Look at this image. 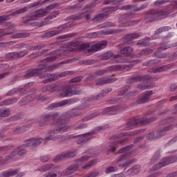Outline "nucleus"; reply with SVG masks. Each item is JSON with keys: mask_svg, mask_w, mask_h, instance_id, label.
<instances>
[{"mask_svg": "<svg viewBox=\"0 0 177 177\" xmlns=\"http://www.w3.org/2000/svg\"><path fill=\"white\" fill-rule=\"evenodd\" d=\"M177 10V0H171L170 4L167 6V10L164 9H152L145 13L146 17L145 23H154L162 19H167L169 14L174 13Z\"/></svg>", "mask_w": 177, "mask_h": 177, "instance_id": "nucleus-1", "label": "nucleus"}, {"mask_svg": "<svg viewBox=\"0 0 177 177\" xmlns=\"http://www.w3.org/2000/svg\"><path fill=\"white\" fill-rule=\"evenodd\" d=\"M46 64L39 65L37 68L29 69L27 71L24 75L25 78H31V77L39 76V78H45L42 81L43 84H49V82H53L57 80V76L55 73H46Z\"/></svg>", "mask_w": 177, "mask_h": 177, "instance_id": "nucleus-2", "label": "nucleus"}, {"mask_svg": "<svg viewBox=\"0 0 177 177\" xmlns=\"http://www.w3.org/2000/svg\"><path fill=\"white\" fill-rule=\"evenodd\" d=\"M60 118L58 113H47L41 115V119L39 121V127H46V125H56L59 124Z\"/></svg>", "mask_w": 177, "mask_h": 177, "instance_id": "nucleus-3", "label": "nucleus"}, {"mask_svg": "<svg viewBox=\"0 0 177 177\" xmlns=\"http://www.w3.org/2000/svg\"><path fill=\"white\" fill-rule=\"evenodd\" d=\"M56 6H59L58 3H53L48 5L45 8H40L36 10L32 15H31L30 20L36 21L38 19H41L42 17H45L46 15H49L50 13V10H53Z\"/></svg>", "mask_w": 177, "mask_h": 177, "instance_id": "nucleus-4", "label": "nucleus"}, {"mask_svg": "<svg viewBox=\"0 0 177 177\" xmlns=\"http://www.w3.org/2000/svg\"><path fill=\"white\" fill-rule=\"evenodd\" d=\"M156 120L157 118L156 117H152L147 119L133 118L127 120V126L130 129H132L133 128H136V127H138V125H145V124H150V122H153V121H156Z\"/></svg>", "mask_w": 177, "mask_h": 177, "instance_id": "nucleus-5", "label": "nucleus"}, {"mask_svg": "<svg viewBox=\"0 0 177 177\" xmlns=\"http://www.w3.org/2000/svg\"><path fill=\"white\" fill-rule=\"evenodd\" d=\"M88 48H89V44L84 43L80 45V42L74 41L68 44L63 50L66 53H70V52H77V50H86Z\"/></svg>", "mask_w": 177, "mask_h": 177, "instance_id": "nucleus-6", "label": "nucleus"}, {"mask_svg": "<svg viewBox=\"0 0 177 177\" xmlns=\"http://www.w3.org/2000/svg\"><path fill=\"white\" fill-rule=\"evenodd\" d=\"M73 138H78V136H64L62 134L49 135L45 138V142H49V140H52V142H58V143H66L68 139H73Z\"/></svg>", "mask_w": 177, "mask_h": 177, "instance_id": "nucleus-7", "label": "nucleus"}, {"mask_svg": "<svg viewBox=\"0 0 177 177\" xmlns=\"http://www.w3.org/2000/svg\"><path fill=\"white\" fill-rule=\"evenodd\" d=\"M128 157H131V153H124L116 159L115 164L118 165L119 168H127L128 165H131V164L135 162V159H129L124 162L125 158H128Z\"/></svg>", "mask_w": 177, "mask_h": 177, "instance_id": "nucleus-8", "label": "nucleus"}, {"mask_svg": "<svg viewBox=\"0 0 177 177\" xmlns=\"http://www.w3.org/2000/svg\"><path fill=\"white\" fill-rule=\"evenodd\" d=\"M103 129V127L100 126L96 127L93 133H86L84 134L77 136L79 139L77 141V145H85V143L89 142L91 139H92V136L93 133H97V132H100Z\"/></svg>", "mask_w": 177, "mask_h": 177, "instance_id": "nucleus-9", "label": "nucleus"}, {"mask_svg": "<svg viewBox=\"0 0 177 177\" xmlns=\"http://www.w3.org/2000/svg\"><path fill=\"white\" fill-rule=\"evenodd\" d=\"M79 100L78 98H71L69 100H64L59 102H55L48 106V110H53V109H57L58 107H64V106H70L71 104L77 103Z\"/></svg>", "mask_w": 177, "mask_h": 177, "instance_id": "nucleus-10", "label": "nucleus"}, {"mask_svg": "<svg viewBox=\"0 0 177 177\" xmlns=\"http://www.w3.org/2000/svg\"><path fill=\"white\" fill-rule=\"evenodd\" d=\"M68 128L69 127L67 125L66 122H61L60 124H58L57 128L50 129L48 133H53V135H57V133H63V132H66Z\"/></svg>", "mask_w": 177, "mask_h": 177, "instance_id": "nucleus-11", "label": "nucleus"}, {"mask_svg": "<svg viewBox=\"0 0 177 177\" xmlns=\"http://www.w3.org/2000/svg\"><path fill=\"white\" fill-rule=\"evenodd\" d=\"M41 3V1H35L29 4L28 6H25L23 8H21L17 11L13 12L10 15V16H17V15H21L22 13H26L28 10V9H31V8H35V6H38Z\"/></svg>", "mask_w": 177, "mask_h": 177, "instance_id": "nucleus-12", "label": "nucleus"}, {"mask_svg": "<svg viewBox=\"0 0 177 177\" xmlns=\"http://www.w3.org/2000/svg\"><path fill=\"white\" fill-rule=\"evenodd\" d=\"M42 138H31L26 140V143L22 145V147H32V149H35L37 146H39L40 143H42Z\"/></svg>", "mask_w": 177, "mask_h": 177, "instance_id": "nucleus-13", "label": "nucleus"}, {"mask_svg": "<svg viewBox=\"0 0 177 177\" xmlns=\"http://www.w3.org/2000/svg\"><path fill=\"white\" fill-rule=\"evenodd\" d=\"M153 77L150 75H137L131 77L129 79L130 84H138V82H141V81H150Z\"/></svg>", "mask_w": 177, "mask_h": 177, "instance_id": "nucleus-14", "label": "nucleus"}, {"mask_svg": "<svg viewBox=\"0 0 177 177\" xmlns=\"http://www.w3.org/2000/svg\"><path fill=\"white\" fill-rule=\"evenodd\" d=\"M107 46V41H102L97 44H94L93 46L91 47L90 49L87 50V53H93L95 52H97L100 50V49H103V48H106Z\"/></svg>", "mask_w": 177, "mask_h": 177, "instance_id": "nucleus-15", "label": "nucleus"}, {"mask_svg": "<svg viewBox=\"0 0 177 177\" xmlns=\"http://www.w3.org/2000/svg\"><path fill=\"white\" fill-rule=\"evenodd\" d=\"M169 48H171V45L169 44H166L158 48L156 53H155L156 57H158V59H165V57H167V54H162L160 53V52H162V50H167V49H169Z\"/></svg>", "mask_w": 177, "mask_h": 177, "instance_id": "nucleus-16", "label": "nucleus"}, {"mask_svg": "<svg viewBox=\"0 0 177 177\" xmlns=\"http://www.w3.org/2000/svg\"><path fill=\"white\" fill-rule=\"evenodd\" d=\"M171 64L164 65L158 68H152L149 70V73H153L154 74H158V73H164V71H167L171 68Z\"/></svg>", "mask_w": 177, "mask_h": 177, "instance_id": "nucleus-17", "label": "nucleus"}, {"mask_svg": "<svg viewBox=\"0 0 177 177\" xmlns=\"http://www.w3.org/2000/svg\"><path fill=\"white\" fill-rule=\"evenodd\" d=\"M127 67L128 68H132V67H133V66L131 64L123 65V66L122 65H114V66H109V67L106 68L105 70L106 71V73H109L110 71H120V70L127 68Z\"/></svg>", "mask_w": 177, "mask_h": 177, "instance_id": "nucleus-18", "label": "nucleus"}, {"mask_svg": "<svg viewBox=\"0 0 177 177\" xmlns=\"http://www.w3.org/2000/svg\"><path fill=\"white\" fill-rule=\"evenodd\" d=\"M140 35H142V33L140 32L130 33L129 35H125L122 38V40L124 41V42H131V41H133V39H138V38H139Z\"/></svg>", "mask_w": 177, "mask_h": 177, "instance_id": "nucleus-19", "label": "nucleus"}, {"mask_svg": "<svg viewBox=\"0 0 177 177\" xmlns=\"http://www.w3.org/2000/svg\"><path fill=\"white\" fill-rule=\"evenodd\" d=\"M74 26H75V24L73 21H70L65 24H62L58 26L57 28L58 30L55 31L58 32L57 35H59V34H62L63 31H66V30H67L68 28H71V27H74Z\"/></svg>", "mask_w": 177, "mask_h": 177, "instance_id": "nucleus-20", "label": "nucleus"}, {"mask_svg": "<svg viewBox=\"0 0 177 177\" xmlns=\"http://www.w3.org/2000/svg\"><path fill=\"white\" fill-rule=\"evenodd\" d=\"M31 128V124H28L25 126H22L21 127H17L13 129L14 135H20V133H24V132H27L28 129Z\"/></svg>", "mask_w": 177, "mask_h": 177, "instance_id": "nucleus-21", "label": "nucleus"}, {"mask_svg": "<svg viewBox=\"0 0 177 177\" xmlns=\"http://www.w3.org/2000/svg\"><path fill=\"white\" fill-rule=\"evenodd\" d=\"M117 81V78H106L102 77L97 82H96L95 85L102 86L106 85V84H112V82H115Z\"/></svg>", "mask_w": 177, "mask_h": 177, "instance_id": "nucleus-22", "label": "nucleus"}, {"mask_svg": "<svg viewBox=\"0 0 177 177\" xmlns=\"http://www.w3.org/2000/svg\"><path fill=\"white\" fill-rule=\"evenodd\" d=\"M59 96L60 97H67V96H73V88L68 86L64 88L62 91H59Z\"/></svg>", "mask_w": 177, "mask_h": 177, "instance_id": "nucleus-23", "label": "nucleus"}, {"mask_svg": "<svg viewBox=\"0 0 177 177\" xmlns=\"http://www.w3.org/2000/svg\"><path fill=\"white\" fill-rule=\"evenodd\" d=\"M132 19H135V14L131 12L123 14L118 17L120 22L127 21V20H132Z\"/></svg>", "mask_w": 177, "mask_h": 177, "instance_id": "nucleus-24", "label": "nucleus"}, {"mask_svg": "<svg viewBox=\"0 0 177 177\" xmlns=\"http://www.w3.org/2000/svg\"><path fill=\"white\" fill-rule=\"evenodd\" d=\"M118 109H119L118 106H109L104 109L102 111V114H111V115L117 114Z\"/></svg>", "mask_w": 177, "mask_h": 177, "instance_id": "nucleus-25", "label": "nucleus"}, {"mask_svg": "<svg viewBox=\"0 0 177 177\" xmlns=\"http://www.w3.org/2000/svg\"><path fill=\"white\" fill-rule=\"evenodd\" d=\"M177 158L174 156L164 158L160 162L161 166L166 167V165H169V164H172L173 162H175Z\"/></svg>", "mask_w": 177, "mask_h": 177, "instance_id": "nucleus-26", "label": "nucleus"}, {"mask_svg": "<svg viewBox=\"0 0 177 177\" xmlns=\"http://www.w3.org/2000/svg\"><path fill=\"white\" fill-rule=\"evenodd\" d=\"M55 168V165L50 163L40 167L37 169L36 171H39L40 172H48V171H53Z\"/></svg>", "mask_w": 177, "mask_h": 177, "instance_id": "nucleus-27", "label": "nucleus"}, {"mask_svg": "<svg viewBox=\"0 0 177 177\" xmlns=\"http://www.w3.org/2000/svg\"><path fill=\"white\" fill-rule=\"evenodd\" d=\"M122 143H124V140H120L118 141L114 142L112 145L109 146V148L107 150L108 153H114L117 149H118V145H122Z\"/></svg>", "mask_w": 177, "mask_h": 177, "instance_id": "nucleus-28", "label": "nucleus"}, {"mask_svg": "<svg viewBox=\"0 0 177 177\" xmlns=\"http://www.w3.org/2000/svg\"><path fill=\"white\" fill-rule=\"evenodd\" d=\"M175 128V126L174 124H170L169 126H166L165 127H162V129H160L158 131V136H164L167 134V131H171V129H174Z\"/></svg>", "mask_w": 177, "mask_h": 177, "instance_id": "nucleus-29", "label": "nucleus"}, {"mask_svg": "<svg viewBox=\"0 0 177 177\" xmlns=\"http://www.w3.org/2000/svg\"><path fill=\"white\" fill-rule=\"evenodd\" d=\"M101 34L104 35H113L114 34H118L120 32H122V29H109V30H101Z\"/></svg>", "mask_w": 177, "mask_h": 177, "instance_id": "nucleus-30", "label": "nucleus"}, {"mask_svg": "<svg viewBox=\"0 0 177 177\" xmlns=\"http://www.w3.org/2000/svg\"><path fill=\"white\" fill-rule=\"evenodd\" d=\"M15 25H12V28H8L7 29H0V36L5 37V35H9L15 32Z\"/></svg>", "mask_w": 177, "mask_h": 177, "instance_id": "nucleus-31", "label": "nucleus"}, {"mask_svg": "<svg viewBox=\"0 0 177 177\" xmlns=\"http://www.w3.org/2000/svg\"><path fill=\"white\" fill-rule=\"evenodd\" d=\"M140 165H134L132 168L127 171L126 174L127 175H136L138 172H140Z\"/></svg>", "mask_w": 177, "mask_h": 177, "instance_id": "nucleus-32", "label": "nucleus"}, {"mask_svg": "<svg viewBox=\"0 0 177 177\" xmlns=\"http://www.w3.org/2000/svg\"><path fill=\"white\" fill-rule=\"evenodd\" d=\"M153 53V49L145 48L140 51L136 55V57H142V56H149Z\"/></svg>", "mask_w": 177, "mask_h": 177, "instance_id": "nucleus-33", "label": "nucleus"}, {"mask_svg": "<svg viewBox=\"0 0 177 177\" xmlns=\"http://www.w3.org/2000/svg\"><path fill=\"white\" fill-rule=\"evenodd\" d=\"M17 174H19V170L11 169L3 172L2 177L15 176V175H17Z\"/></svg>", "mask_w": 177, "mask_h": 177, "instance_id": "nucleus-34", "label": "nucleus"}, {"mask_svg": "<svg viewBox=\"0 0 177 177\" xmlns=\"http://www.w3.org/2000/svg\"><path fill=\"white\" fill-rule=\"evenodd\" d=\"M66 63L67 62H59L58 64L50 65L48 67L46 66L44 71H46V70H48V71H53V70H56V68H59L60 66H63V64H66Z\"/></svg>", "mask_w": 177, "mask_h": 177, "instance_id": "nucleus-35", "label": "nucleus"}, {"mask_svg": "<svg viewBox=\"0 0 177 177\" xmlns=\"http://www.w3.org/2000/svg\"><path fill=\"white\" fill-rule=\"evenodd\" d=\"M107 93L106 91H102V93H99L96 96L89 97L87 100V102H93V100H100V99H103L104 97V95Z\"/></svg>", "mask_w": 177, "mask_h": 177, "instance_id": "nucleus-36", "label": "nucleus"}, {"mask_svg": "<svg viewBox=\"0 0 177 177\" xmlns=\"http://www.w3.org/2000/svg\"><path fill=\"white\" fill-rule=\"evenodd\" d=\"M109 14L107 13H101L96 15L94 18H93L92 21H102L103 19H108Z\"/></svg>", "mask_w": 177, "mask_h": 177, "instance_id": "nucleus-37", "label": "nucleus"}, {"mask_svg": "<svg viewBox=\"0 0 177 177\" xmlns=\"http://www.w3.org/2000/svg\"><path fill=\"white\" fill-rule=\"evenodd\" d=\"M59 32L56 30H50L48 31L41 35V38H52V37H55V35H57Z\"/></svg>", "mask_w": 177, "mask_h": 177, "instance_id": "nucleus-38", "label": "nucleus"}, {"mask_svg": "<svg viewBox=\"0 0 177 177\" xmlns=\"http://www.w3.org/2000/svg\"><path fill=\"white\" fill-rule=\"evenodd\" d=\"M34 85V83L30 82L24 85L22 88H17L18 93H24L28 89V88Z\"/></svg>", "mask_w": 177, "mask_h": 177, "instance_id": "nucleus-39", "label": "nucleus"}, {"mask_svg": "<svg viewBox=\"0 0 177 177\" xmlns=\"http://www.w3.org/2000/svg\"><path fill=\"white\" fill-rule=\"evenodd\" d=\"M64 153H65V158H73V157H75V156H77L76 149H71Z\"/></svg>", "mask_w": 177, "mask_h": 177, "instance_id": "nucleus-40", "label": "nucleus"}, {"mask_svg": "<svg viewBox=\"0 0 177 177\" xmlns=\"http://www.w3.org/2000/svg\"><path fill=\"white\" fill-rule=\"evenodd\" d=\"M131 91V86H124L122 88L118 93L119 96H124L128 93V91Z\"/></svg>", "mask_w": 177, "mask_h": 177, "instance_id": "nucleus-41", "label": "nucleus"}, {"mask_svg": "<svg viewBox=\"0 0 177 177\" xmlns=\"http://www.w3.org/2000/svg\"><path fill=\"white\" fill-rule=\"evenodd\" d=\"M160 157H161L160 152H156L155 154L153 156L152 158L151 159L149 164L151 165H153V164H156L158 160H160Z\"/></svg>", "mask_w": 177, "mask_h": 177, "instance_id": "nucleus-42", "label": "nucleus"}, {"mask_svg": "<svg viewBox=\"0 0 177 177\" xmlns=\"http://www.w3.org/2000/svg\"><path fill=\"white\" fill-rule=\"evenodd\" d=\"M150 41V37H145L142 39H140L136 44L137 46H147V41Z\"/></svg>", "mask_w": 177, "mask_h": 177, "instance_id": "nucleus-43", "label": "nucleus"}, {"mask_svg": "<svg viewBox=\"0 0 177 177\" xmlns=\"http://www.w3.org/2000/svg\"><path fill=\"white\" fill-rule=\"evenodd\" d=\"M132 52H133V49L129 46L124 47L120 50L121 55H131Z\"/></svg>", "mask_w": 177, "mask_h": 177, "instance_id": "nucleus-44", "label": "nucleus"}, {"mask_svg": "<svg viewBox=\"0 0 177 177\" xmlns=\"http://www.w3.org/2000/svg\"><path fill=\"white\" fill-rule=\"evenodd\" d=\"M10 115V111L9 109H0V118H6Z\"/></svg>", "mask_w": 177, "mask_h": 177, "instance_id": "nucleus-45", "label": "nucleus"}, {"mask_svg": "<svg viewBox=\"0 0 177 177\" xmlns=\"http://www.w3.org/2000/svg\"><path fill=\"white\" fill-rule=\"evenodd\" d=\"M31 34L30 32H21V33H17L12 35L13 38H27L30 37Z\"/></svg>", "mask_w": 177, "mask_h": 177, "instance_id": "nucleus-46", "label": "nucleus"}, {"mask_svg": "<svg viewBox=\"0 0 177 177\" xmlns=\"http://www.w3.org/2000/svg\"><path fill=\"white\" fill-rule=\"evenodd\" d=\"M171 30V27L169 26H163L159 28L155 31V35H158V34H161V32H165V31H169Z\"/></svg>", "mask_w": 177, "mask_h": 177, "instance_id": "nucleus-47", "label": "nucleus"}, {"mask_svg": "<svg viewBox=\"0 0 177 177\" xmlns=\"http://www.w3.org/2000/svg\"><path fill=\"white\" fill-rule=\"evenodd\" d=\"M175 121V118L170 117L166 119H163L160 122V125H167V124H169L171 122H174Z\"/></svg>", "mask_w": 177, "mask_h": 177, "instance_id": "nucleus-48", "label": "nucleus"}, {"mask_svg": "<svg viewBox=\"0 0 177 177\" xmlns=\"http://www.w3.org/2000/svg\"><path fill=\"white\" fill-rule=\"evenodd\" d=\"M81 64L84 66H93V64H95L96 60L95 59H84L80 62Z\"/></svg>", "mask_w": 177, "mask_h": 177, "instance_id": "nucleus-49", "label": "nucleus"}, {"mask_svg": "<svg viewBox=\"0 0 177 177\" xmlns=\"http://www.w3.org/2000/svg\"><path fill=\"white\" fill-rule=\"evenodd\" d=\"M133 145H128L125 147H123L119 149L118 151L117 152V154H122V153H125V151H129V150H131V149H133Z\"/></svg>", "mask_w": 177, "mask_h": 177, "instance_id": "nucleus-50", "label": "nucleus"}, {"mask_svg": "<svg viewBox=\"0 0 177 177\" xmlns=\"http://www.w3.org/2000/svg\"><path fill=\"white\" fill-rule=\"evenodd\" d=\"M160 136H158V134L156 136V134L153 132L149 133L147 135L146 138L147 140H156L157 138H160Z\"/></svg>", "mask_w": 177, "mask_h": 177, "instance_id": "nucleus-51", "label": "nucleus"}, {"mask_svg": "<svg viewBox=\"0 0 177 177\" xmlns=\"http://www.w3.org/2000/svg\"><path fill=\"white\" fill-rule=\"evenodd\" d=\"M150 100L149 97H146L145 95H141V98L136 100L137 104H143L144 103H147Z\"/></svg>", "mask_w": 177, "mask_h": 177, "instance_id": "nucleus-52", "label": "nucleus"}, {"mask_svg": "<svg viewBox=\"0 0 177 177\" xmlns=\"http://www.w3.org/2000/svg\"><path fill=\"white\" fill-rule=\"evenodd\" d=\"M137 88L140 89V91H146V89H149V86L146 82H142L137 84Z\"/></svg>", "mask_w": 177, "mask_h": 177, "instance_id": "nucleus-53", "label": "nucleus"}, {"mask_svg": "<svg viewBox=\"0 0 177 177\" xmlns=\"http://www.w3.org/2000/svg\"><path fill=\"white\" fill-rule=\"evenodd\" d=\"M97 115H99L98 113H91V114L84 117L82 119V121H83V122H85V121H89V120H92V118H95V117H97Z\"/></svg>", "mask_w": 177, "mask_h": 177, "instance_id": "nucleus-54", "label": "nucleus"}, {"mask_svg": "<svg viewBox=\"0 0 177 177\" xmlns=\"http://www.w3.org/2000/svg\"><path fill=\"white\" fill-rule=\"evenodd\" d=\"M106 73H107L106 69L97 71L93 75V77L95 78V77H102V75H104Z\"/></svg>", "mask_w": 177, "mask_h": 177, "instance_id": "nucleus-55", "label": "nucleus"}, {"mask_svg": "<svg viewBox=\"0 0 177 177\" xmlns=\"http://www.w3.org/2000/svg\"><path fill=\"white\" fill-rule=\"evenodd\" d=\"M50 158H52V156H50V155H43L40 156L39 160L41 162H48V161H49Z\"/></svg>", "mask_w": 177, "mask_h": 177, "instance_id": "nucleus-56", "label": "nucleus"}, {"mask_svg": "<svg viewBox=\"0 0 177 177\" xmlns=\"http://www.w3.org/2000/svg\"><path fill=\"white\" fill-rule=\"evenodd\" d=\"M50 20H52V17L50 16H48L43 21H41L43 27L44 26H48V24H52V21H50Z\"/></svg>", "mask_w": 177, "mask_h": 177, "instance_id": "nucleus-57", "label": "nucleus"}, {"mask_svg": "<svg viewBox=\"0 0 177 177\" xmlns=\"http://www.w3.org/2000/svg\"><path fill=\"white\" fill-rule=\"evenodd\" d=\"M6 59H17V52L9 53L6 54Z\"/></svg>", "mask_w": 177, "mask_h": 177, "instance_id": "nucleus-58", "label": "nucleus"}, {"mask_svg": "<svg viewBox=\"0 0 177 177\" xmlns=\"http://www.w3.org/2000/svg\"><path fill=\"white\" fill-rule=\"evenodd\" d=\"M63 158H66V153H65V152H63L62 153H60V154L56 156L53 158V161H60V160H63Z\"/></svg>", "mask_w": 177, "mask_h": 177, "instance_id": "nucleus-59", "label": "nucleus"}, {"mask_svg": "<svg viewBox=\"0 0 177 177\" xmlns=\"http://www.w3.org/2000/svg\"><path fill=\"white\" fill-rule=\"evenodd\" d=\"M17 91H18L17 88H12V90H10L6 93V96H13V95H16V93H19Z\"/></svg>", "mask_w": 177, "mask_h": 177, "instance_id": "nucleus-60", "label": "nucleus"}, {"mask_svg": "<svg viewBox=\"0 0 177 177\" xmlns=\"http://www.w3.org/2000/svg\"><path fill=\"white\" fill-rule=\"evenodd\" d=\"M28 53V51H27V50L19 51L17 53V58L18 59L20 57H24V56H26V55H27Z\"/></svg>", "mask_w": 177, "mask_h": 177, "instance_id": "nucleus-61", "label": "nucleus"}, {"mask_svg": "<svg viewBox=\"0 0 177 177\" xmlns=\"http://www.w3.org/2000/svg\"><path fill=\"white\" fill-rule=\"evenodd\" d=\"M30 102L28 100H27V98L26 97H23L19 102V106H27V104H29Z\"/></svg>", "mask_w": 177, "mask_h": 177, "instance_id": "nucleus-62", "label": "nucleus"}, {"mask_svg": "<svg viewBox=\"0 0 177 177\" xmlns=\"http://www.w3.org/2000/svg\"><path fill=\"white\" fill-rule=\"evenodd\" d=\"M117 171V167H109L105 169V173L106 174H111V172H115Z\"/></svg>", "mask_w": 177, "mask_h": 177, "instance_id": "nucleus-63", "label": "nucleus"}, {"mask_svg": "<svg viewBox=\"0 0 177 177\" xmlns=\"http://www.w3.org/2000/svg\"><path fill=\"white\" fill-rule=\"evenodd\" d=\"M99 175V171H95L88 174H86L84 177H96Z\"/></svg>", "mask_w": 177, "mask_h": 177, "instance_id": "nucleus-64", "label": "nucleus"}]
</instances>
